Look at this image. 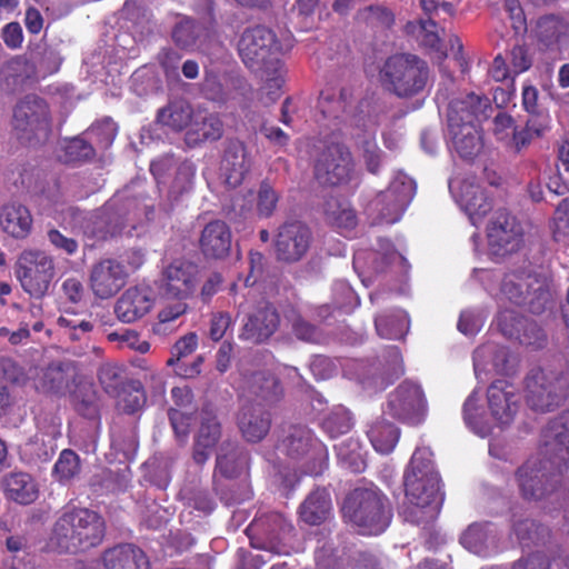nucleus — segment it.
Here are the masks:
<instances>
[{"instance_id": "obj_1", "label": "nucleus", "mask_w": 569, "mask_h": 569, "mask_svg": "<svg viewBox=\"0 0 569 569\" xmlns=\"http://www.w3.org/2000/svg\"><path fill=\"white\" fill-rule=\"evenodd\" d=\"M431 456L429 448H417L403 476L406 501L401 515L406 521L415 525L433 521L443 502L439 475Z\"/></svg>"}, {"instance_id": "obj_2", "label": "nucleus", "mask_w": 569, "mask_h": 569, "mask_svg": "<svg viewBox=\"0 0 569 569\" xmlns=\"http://www.w3.org/2000/svg\"><path fill=\"white\" fill-rule=\"evenodd\" d=\"M237 49L244 66L264 79L262 92L274 100L284 83L283 64L279 58L281 46L276 33L260 24L248 27L240 34Z\"/></svg>"}, {"instance_id": "obj_3", "label": "nucleus", "mask_w": 569, "mask_h": 569, "mask_svg": "<svg viewBox=\"0 0 569 569\" xmlns=\"http://www.w3.org/2000/svg\"><path fill=\"white\" fill-rule=\"evenodd\" d=\"M342 512L345 519L365 536L382 533L392 518L388 498L376 488L355 489L346 499Z\"/></svg>"}, {"instance_id": "obj_4", "label": "nucleus", "mask_w": 569, "mask_h": 569, "mask_svg": "<svg viewBox=\"0 0 569 569\" xmlns=\"http://www.w3.org/2000/svg\"><path fill=\"white\" fill-rule=\"evenodd\" d=\"M104 537V521L94 511L74 509L64 512L53 528V540L68 552L84 551L98 546Z\"/></svg>"}, {"instance_id": "obj_5", "label": "nucleus", "mask_w": 569, "mask_h": 569, "mask_svg": "<svg viewBox=\"0 0 569 569\" xmlns=\"http://www.w3.org/2000/svg\"><path fill=\"white\" fill-rule=\"evenodd\" d=\"M431 70L426 60L412 53L390 56L380 70L386 89L398 98H412L426 89Z\"/></svg>"}, {"instance_id": "obj_6", "label": "nucleus", "mask_w": 569, "mask_h": 569, "mask_svg": "<svg viewBox=\"0 0 569 569\" xmlns=\"http://www.w3.org/2000/svg\"><path fill=\"white\" fill-rule=\"evenodd\" d=\"M12 126L18 139L24 143L46 141L51 132L50 111L46 100L36 94L22 98L14 107Z\"/></svg>"}, {"instance_id": "obj_7", "label": "nucleus", "mask_w": 569, "mask_h": 569, "mask_svg": "<svg viewBox=\"0 0 569 569\" xmlns=\"http://www.w3.org/2000/svg\"><path fill=\"white\" fill-rule=\"evenodd\" d=\"M277 451L292 460H305V471L310 475L321 473L327 466V448L306 427H291Z\"/></svg>"}, {"instance_id": "obj_8", "label": "nucleus", "mask_w": 569, "mask_h": 569, "mask_svg": "<svg viewBox=\"0 0 569 569\" xmlns=\"http://www.w3.org/2000/svg\"><path fill=\"white\" fill-rule=\"evenodd\" d=\"M527 402L536 411H551L565 398L568 379L551 368L532 369L527 377Z\"/></svg>"}, {"instance_id": "obj_9", "label": "nucleus", "mask_w": 569, "mask_h": 569, "mask_svg": "<svg viewBox=\"0 0 569 569\" xmlns=\"http://www.w3.org/2000/svg\"><path fill=\"white\" fill-rule=\"evenodd\" d=\"M523 236L518 218L507 209H498L487 229L490 257L499 260L518 252L523 246Z\"/></svg>"}, {"instance_id": "obj_10", "label": "nucleus", "mask_w": 569, "mask_h": 569, "mask_svg": "<svg viewBox=\"0 0 569 569\" xmlns=\"http://www.w3.org/2000/svg\"><path fill=\"white\" fill-rule=\"evenodd\" d=\"M352 157L349 149L338 142L322 143L315 157V177L320 184L339 186L349 180Z\"/></svg>"}, {"instance_id": "obj_11", "label": "nucleus", "mask_w": 569, "mask_h": 569, "mask_svg": "<svg viewBox=\"0 0 569 569\" xmlns=\"http://www.w3.org/2000/svg\"><path fill=\"white\" fill-rule=\"evenodd\" d=\"M416 193L415 181L403 172H398L389 187L371 202L381 222H397Z\"/></svg>"}, {"instance_id": "obj_12", "label": "nucleus", "mask_w": 569, "mask_h": 569, "mask_svg": "<svg viewBox=\"0 0 569 569\" xmlns=\"http://www.w3.org/2000/svg\"><path fill=\"white\" fill-rule=\"evenodd\" d=\"M426 410L427 403L420 386L405 381L389 395L383 415L417 425L423 420Z\"/></svg>"}, {"instance_id": "obj_13", "label": "nucleus", "mask_w": 569, "mask_h": 569, "mask_svg": "<svg viewBox=\"0 0 569 569\" xmlns=\"http://www.w3.org/2000/svg\"><path fill=\"white\" fill-rule=\"evenodd\" d=\"M493 107L488 97L469 92L453 98L447 110L448 128H458L480 124L488 120Z\"/></svg>"}, {"instance_id": "obj_14", "label": "nucleus", "mask_w": 569, "mask_h": 569, "mask_svg": "<svg viewBox=\"0 0 569 569\" xmlns=\"http://www.w3.org/2000/svg\"><path fill=\"white\" fill-rule=\"evenodd\" d=\"M312 241L310 228L302 221L291 220L279 226L274 240L277 259L297 262L308 252Z\"/></svg>"}, {"instance_id": "obj_15", "label": "nucleus", "mask_w": 569, "mask_h": 569, "mask_svg": "<svg viewBox=\"0 0 569 569\" xmlns=\"http://www.w3.org/2000/svg\"><path fill=\"white\" fill-rule=\"evenodd\" d=\"M30 375L37 391L61 396L70 389L76 369L70 361H54L46 367L30 366Z\"/></svg>"}, {"instance_id": "obj_16", "label": "nucleus", "mask_w": 569, "mask_h": 569, "mask_svg": "<svg viewBox=\"0 0 569 569\" xmlns=\"http://www.w3.org/2000/svg\"><path fill=\"white\" fill-rule=\"evenodd\" d=\"M128 219L113 204L108 203L93 212L83 226V234L96 242H104L119 236Z\"/></svg>"}, {"instance_id": "obj_17", "label": "nucleus", "mask_w": 569, "mask_h": 569, "mask_svg": "<svg viewBox=\"0 0 569 569\" xmlns=\"http://www.w3.org/2000/svg\"><path fill=\"white\" fill-rule=\"evenodd\" d=\"M498 327L503 336L522 345L541 348L546 342L545 331L535 322L506 309L498 315Z\"/></svg>"}, {"instance_id": "obj_18", "label": "nucleus", "mask_w": 569, "mask_h": 569, "mask_svg": "<svg viewBox=\"0 0 569 569\" xmlns=\"http://www.w3.org/2000/svg\"><path fill=\"white\" fill-rule=\"evenodd\" d=\"M517 479L521 495L527 500H541L558 488V480L542 471L537 461L529 460L518 469Z\"/></svg>"}, {"instance_id": "obj_19", "label": "nucleus", "mask_w": 569, "mask_h": 569, "mask_svg": "<svg viewBox=\"0 0 569 569\" xmlns=\"http://www.w3.org/2000/svg\"><path fill=\"white\" fill-rule=\"evenodd\" d=\"M250 168L251 159L244 143L238 139L228 140L220 167L226 183L231 188H237L242 183Z\"/></svg>"}, {"instance_id": "obj_20", "label": "nucleus", "mask_w": 569, "mask_h": 569, "mask_svg": "<svg viewBox=\"0 0 569 569\" xmlns=\"http://www.w3.org/2000/svg\"><path fill=\"white\" fill-rule=\"evenodd\" d=\"M536 38L541 49L560 52L569 46V21L558 14H545L536 22Z\"/></svg>"}, {"instance_id": "obj_21", "label": "nucleus", "mask_w": 569, "mask_h": 569, "mask_svg": "<svg viewBox=\"0 0 569 569\" xmlns=\"http://www.w3.org/2000/svg\"><path fill=\"white\" fill-rule=\"evenodd\" d=\"M16 274L21 282L49 284L54 276L53 260L42 251H23L17 261Z\"/></svg>"}, {"instance_id": "obj_22", "label": "nucleus", "mask_w": 569, "mask_h": 569, "mask_svg": "<svg viewBox=\"0 0 569 569\" xmlns=\"http://www.w3.org/2000/svg\"><path fill=\"white\" fill-rule=\"evenodd\" d=\"M490 416L497 423L508 425L518 408L515 387L506 380H497L488 388Z\"/></svg>"}, {"instance_id": "obj_23", "label": "nucleus", "mask_w": 569, "mask_h": 569, "mask_svg": "<svg viewBox=\"0 0 569 569\" xmlns=\"http://www.w3.org/2000/svg\"><path fill=\"white\" fill-rule=\"evenodd\" d=\"M150 287H130L118 300L116 315L122 322H134L149 312L153 298Z\"/></svg>"}, {"instance_id": "obj_24", "label": "nucleus", "mask_w": 569, "mask_h": 569, "mask_svg": "<svg viewBox=\"0 0 569 569\" xmlns=\"http://www.w3.org/2000/svg\"><path fill=\"white\" fill-rule=\"evenodd\" d=\"M450 189L459 206L471 219L481 218L490 211L491 204L479 184L463 180L458 186L450 183Z\"/></svg>"}, {"instance_id": "obj_25", "label": "nucleus", "mask_w": 569, "mask_h": 569, "mask_svg": "<svg viewBox=\"0 0 569 569\" xmlns=\"http://www.w3.org/2000/svg\"><path fill=\"white\" fill-rule=\"evenodd\" d=\"M220 437L221 426L217 417L209 411H203L193 446L192 459L197 465H203L209 459Z\"/></svg>"}, {"instance_id": "obj_26", "label": "nucleus", "mask_w": 569, "mask_h": 569, "mask_svg": "<svg viewBox=\"0 0 569 569\" xmlns=\"http://www.w3.org/2000/svg\"><path fill=\"white\" fill-rule=\"evenodd\" d=\"M200 248L206 257L223 259L231 248V232L221 220L209 222L202 230Z\"/></svg>"}, {"instance_id": "obj_27", "label": "nucleus", "mask_w": 569, "mask_h": 569, "mask_svg": "<svg viewBox=\"0 0 569 569\" xmlns=\"http://www.w3.org/2000/svg\"><path fill=\"white\" fill-rule=\"evenodd\" d=\"M104 569H150L149 560L140 548L130 545H118L102 555Z\"/></svg>"}, {"instance_id": "obj_28", "label": "nucleus", "mask_w": 569, "mask_h": 569, "mask_svg": "<svg viewBox=\"0 0 569 569\" xmlns=\"http://www.w3.org/2000/svg\"><path fill=\"white\" fill-rule=\"evenodd\" d=\"M461 545L470 552L487 557L498 549L496 529L490 523H472L460 537Z\"/></svg>"}, {"instance_id": "obj_29", "label": "nucleus", "mask_w": 569, "mask_h": 569, "mask_svg": "<svg viewBox=\"0 0 569 569\" xmlns=\"http://www.w3.org/2000/svg\"><path fill=\"white\" fill-rule=\"evenodd\" d=\"M279 326V316L271 306L258 310L246 322L240 338L251 342H261L268 339Z\"/></svg>"}, {"instance_id": "obj_30", "label": "nucleus", "mask_w": 569, "mask_h": 569, "mask_svg": "<svg viewBox=\"0 0 569 569\" xmlns=\"http://www.w3.org/2000/svg\"><path fill=\"white\" fill-rule=\"evenodd\" d=\"M238 427L247 441L262 440L270 429V417L261 407L244 406L238 416Z\"/></svg>"}, {"instance_id": "obj_31", "label": "nucleus", "mask_w": 569, "mask_h": 569, "mask_svg": "<svg viewBox=\"0 0 569 569\" xmlns=\"http://www.w3.org/2000/svg\"><path fill=\"white\" fill-rule=\"evenodd\" d=\"M3 486L6 497L20 505L32 503L39 495L37 482L27 472L9 473L3 480Z\"/></svg>"}, {"instance_id": "obj_32", "label": "nucleus", "mask_w": 569, "mask_h": 569, "mask_svg": "<svg viewBox=\"0 0 569 569\" xmlns=\"http://www.w3.org/2000/svg\"><path fill=\"white\" fill-rule=\"evenodd\" d=\"M448 132L452 147L460 158L471 160L480 153L483 147L480 127L448 128Z\"/></svg>"}, {"instance_id": "obj_33", "label": "nucleus", "mask_w": 569, "mask_h": 569, "mask_svg": "<svg viewBox=\"0 0 569 569\" xmlns=\"http://www.w3.org/2000/svg\"><path fill=\"white\" fill-rule=\"evenodd\" d=\"M0 224L4 232L17 239L26 238L32 228L29 209L19 203H10L2 208Z\"/></svg>"}, {"instance_id": "obj_34", "label": "nucleus", "mask_w": 569, "mask_h": 569, "mask_svg": "<svg viewBox=\"0 0 569 569\" xmlns=\"http://www.w3.org/2000/svg\"><path fill=\"white\" fill-rule=\"evenodd\" d=\"M508 350L495 343H486L473 352V368L477 377L481 372H507Z\"/></svg>"}, {"instance_id": "obj_35", "label": "nucleus", "mask_w": 569, "mask_h": 569, "mask_svg": "<svg viewBox=\"0 0 569 569\" xmlns=\"http://www.w3.org/2000/svg\"><path fill=\"white\" fill-rule=\"evenodd\" d=\"M223 122L216 113H209L191 123L186 132V141L189 146H196L207 141H217L223 136Z\"/></svg>"}, {"instance_id": "obj_36", "label": "nucleus", "mask_w": 569, "mask_h": 569, "mask_svg": "<svg viewBox=\"0 0 569 569\" xmlns=\"http://www.w3.org/2000/svg\"><path fill=\"white\" fill-rule=\"evenodd\" d=\"M331 499L326 490L311 492L300 507V519L311 526L325 522L331 515Z\"/></svg>"}, {"instance_id": "obj_37", "label": "nucleus", "mask_w": 569, "mask_h": 569, "mask_svg": "<svg viewBox=\"0 0 569 569\" xmlns=\"http://www.w3.org/2000/svg\"><path fill=\"white\" fill-rule=\"evenodd\" d=\"M462 412L465 423L472 432L480 437H487L491 432V418L480 405V396L477 390H473L466 399Z\"/></svg>"}, {"instance_id": "obj_38", "label": "nucleus", "mask_w": 569, "mask_h": 569, "mask_svg": "<svg viewBox=\"0 0 569 569\" xmlns=\"http://www.w3.org/2000/svg\"><path fill=\"white\" fill-rule=\"evenodd\" d=\"M326 221L338 229L350 230L357 226V216L350 204L336 197H329L323 204Z\"/></svg>"}, {"instance_id": "obj_39", "label": "nucleus", "mask_w": 569, "mask_h": 569, "mask_svg": "<svg viewBox=\"0 0 569 569\" xmlns=\"http://www.w3.org/2000/svg\"><path fill=\"white\" fill-rule=\"evenodd\" d=\"M405 372L402 357L397 347H390L383 361L379 362L377 375L372 377V385L378 389H385L395 379Z\"/></svg>"}, {"instance_id": "obj_40", "label": "nucleus", "mask_w": 569, "mask_h": 569, "mask_svg": "<svg viewBox=\"0 0 569 569\" xmlns=\"http://www.w3.org/2000/svg\"><path fill=\"white\" fill-rule=\"evenodd\" d=\"M399 436V429L385 418L377 420L368 430L372 447L383 455L390 453L395 449Z\"/></svg>"}, {"instance_id": "obj_41", "label": "nucleus", "mask_w": 569, "mask_h": 569, "mask_svg": "<svg viewBox=\"0 0 569 569\" xmlns=\"http://www.w3.org/2000/svg\"><path fill=\"white\" fill-rule=\"evenodd\" d=\"M191 118L192 108L184 100L170 102L168 106L160 109L157 116L159 123L167 126L176 131L184 129L190 123Z\"/></svg>"}, {"instance_id": "obj_42", "label": "nucleus", "mask_w": 569, "mask_h": 569, "mask_svg": "<svg viewBox=\"0 0 569 569\" xmlns=\"http://www.w3.org/2000/svg\"><path fill=\"white\" fill-rule=\"evenodd\" d=\"M376 329L381 338L400 339L409 330V318L403 310L381 315L375 320Z\"/></svg>"}, {"instance_id": "obj_43", "label": "nucleus", "mask_w": 569, "mask_h": 569, "mask_svg": "<svg viewBox=\"0 0 569 569\" xmlns=\"http://www.w3.org/2000/svg\"><path fill=\"white\" fill-rule=\"evenodd\" d=\"M546 453H555V461L569 458V427L555 422L545 431Z\"/></svg>"}, {"instance_id": "obj_44", "label": "nucleus", "mask_w": 569, "mask_h": 569, "mask_svg": "<svg viewBox=\"0 0 569 569\" xmlns=\"http://www.w3.org/2000/svg\"><path fill=\"white\" fill-rule=\"evenodd\" d=\"M339 461L352 472L366 469V452L359 439L348 438L336 446Z\"/></svg>"}, {"instance_id": "obj_45", "label": "nucleus", "mask_w": 569, "mask_h": 569, "mask_svg": "<svg viewBox=\"0 0 569 569\" xmlns=\"http://www.w3.org/2000/svg\"><path fill=\"white\" fill-rule=\"evenodd\" d=\"M247 466V456L237 447L222 445L217 456V470L224 477H236Z\"/></svg>"}, {"instance_id": "obj_46", "label": "nucleus", "mask_w": 569, "mask_h": 569, "mask_svg": "<svg viewBox=\"0 0 569 569\" xmlns=\"http://www.w3.org/2000/svg\"><path fill=\"white\" fill-rule=\"evenodd\" d=\"M166 281L181 282L182 284H191L193 281H201V270L198 264L187 259H176L169 263L162 271Z\"/></svg>"}, {"instance_id": "obj_47", "label": "nucleus", "mask_w": 569, "mask_h": 569, "mask_svg": "<svg viewBox=\"0 0 569 569\" xmlns=\"http://www.w3.org/2000/svg\"><path fill=\"white\" fill-rule=\"evenodd\" d=\"M248 389L251 393L267 401L276 400L281 395L277 378L266 371L253 373L248 380Z\"/></svg>"}, {"instance_id": "obj_48", "label": "nucleus", "mask_w": 569, "mask_h": 569, "mask_svg": "<svg viewBox=\"0 0 569 569\" xmlns=\"http://www.w3.org/2000/svg\"><path fill=\"white\" fill-rule=\"evenodd\" d=\"M126 277L127 271L122 263L114 259H103L93 266L90 279L98 284H107L124 280Z\"/></svg>"}, {"instance_id": "obj_49", "label": "nucleus", "mask_w": 569, "mask_h": 569, "mask_svg": "<svg viewBox=\"0 0 569 569\" xmlns=\"http://www.w3.org/2000/svg\"><path fill=\"white\" fill-rule=\"evenodd\" d=\"M256 211L260 218H271L278 207L280 193L267 181H262L257 191Z\"/></svg>"}, {"instance_id": "obj_50", "label": "nucleus", "mask_w": 569, "mask_h": 569, "mask_svg": "<svg viewBox=\"0 0 569 569\" xmlns=\"http://www.w3.org/2000/svg\"><path fill=\"white\" fill-rule=\"evenodd\" d=\"M196 166L190 161L181 162L176 170L173 181L169 189V196L177 200L183 193L189 192L193 186Z\"/></svg>"}, {"instance_id": "obj_51", "label": "nucleus", "mask_w": 569, "mask_h": 569, "mask_svg": "<svg viewBox=\"0 0 569 569\" xmlns=\"http://www.w3.org/2000/svg\"><path fill=\"white\" fill-rule=\"evenodd\" d=\"M34 71L36 67L24 56L13 57L3 68L4 77L11 78L14 86L23 84L34 74Z\"/></svg>"}, {"instance_id": "obj_52", "label": "nucleus", "mask_w": 569, "mask_h": 569, "mask_svg": "<svg viewBox=\"0 0 569 569\" xmlns=\"http://www.w3.org/2000/svg\"><path fill=\"white\" fill-rule=\"evenodd\" d=\"M254 526H266L271 540L287 541L293 531L292 525L280 513H271L266 519L260 518L256 520Z\"/></svg>"}, {"instance_id": "obj_53", "label": "nucleus", "mask_w": 569, "mask_h": 569, "mask_svg": "<svg viewBox=\"0 0 569 569\" xmlns=\"http://www.w3.org/2000/svg\"><path fill=\"white\" fill-rule=\"evenodd\" d=\"M171 37L173 42L182 49L193 47L199 37L194 21L188 17L182 18L176 23Z\"/></svg>"}, {"instance_id": "obj_54", "label": "nucleus", "mask_w": 569, "mask_h": 569, "mask_svg": "<svg viewBox=\"0 0 569 569\" xmlns=\"http://www.w3.org/2000/svg\"><path fill=\"white\" fill-rule=\"evenodd\" d=\"M322 425L331 437L346 433L352 426L350 412L343 407H338L326 417Z\"/></svg>"}, {"instance_id": "obj_55", "label": "nucleus", "mask_w": 569, "mask_h": 569, "mask_svg": "<svg viewBox=\"0 0 569 569\" xmlns=\"http://www.w3.org/2000/svg\"><path fill=\"white\" fill-rule=\"evenodd\" d=\"M316 561L319 569H353L350 557L335 555L331 547L326 545L317 550Z\"/></svg>"}, {"instance_id": "obj_56", "label": "nucleus", "mask_w": 569, "mask_h": 569, "mask_svg": "<svg viewBox=\"0 0 569 569\" xmlns=\"http://www.w3.org/2000/svg\"><path fill=\"white\" fill-rule=\"evenodd\" d=\"M550 229L556 241L569 237V197L563 198L556 207Z\"/></svg>"}, {"instance_id": "obj_57", "label": "nucleus", "mask_w": 569, "mask_h": 569, "mask_svg": "<svg viewBox=\"0 0 569 569\" xmlns=\"http://www.w3.org/2000/svg\"><path fill=\"white\" fill-rule=\"evenodd\" d=\"M94 156L96 150L92 144L79 137L69 140L64 147L67 162H83L91 160Z\"/></svg>"}, {"instance_id": "obj_58", "label": "nucleus", "mask_w": 569, "mask_h": 569, "mask_svg": "<svg viewBox=\"0 0 569 569\" xmlns=\"http://www.w3.org/2000/svg\"><path fill=\"white\" fill-rule=\"evenodd\" d=\"M79 470V457L71 450H63L54 465V473L59 480H70L78 475Z\"/></svg>"}, {"instance_id": "obj_59", "label": "nucleus", "mask_w": 569, "mask_h": 569, "mask_svg": "<svg viewBox=\"0 0 569 569\" xmlns=\"http://www.w3.org/2000/svg\"><path fill=\"white\" fill-rule=\"evenodd\" d=\"M516 278L519 281L525 282L526 284H547L552 282V273L551 271L543 266H533L529 263L527 267L517 270Z\"/></svg>"}, {"instance_id": "obj_60", "label": "nucleus", "mask_w": 569, "mask_h": 569, "mask_svg": "<svg viewBox=\"0 0 569 569\" xmlns=\"http://www.w3.org/2000/svg\"><path fill=\"white\" fill-rule=\"evenodd\" d=\"M545 128L538 124L536 120H527L526 127L521 130L513 129V146L517 152L530 144L535 137H540Z\"/></svg>"}, {"instance_id": "obj_61", "label": "nucleus", "mask_w": 569, "mask_h": 569, "mask_svg": "<svg viewBox=\"0 0 569 569\" xmlns=\"http://www.w3.org/2000/svg\"><path fill=\"white\" fill-rule=\"evenodd\" d=\"M198 346V338L194 333H189L179 339L171 349V358L168 359V366L180 365L179 361L191 355Z\"/></svg>"}, {"instance_id": "obj_62", "label": "nucleus", "mask_w": 569, "mask_h": 569, "mask_svg": "<svg viewBox=\"0 0 569 569\" xmlns=\"http://www.w3.org/2000/svg\"><path fill=\"white\" fill-rule=\"evenodd\" d=\"M362 159L369 172L376 174L382 160V151L373 139L367 138L361 142Z\"/></svg>"}, {"instance_id": "obj_63", "label": "nucleus", "mask_w": 569, "mask_h": 569, "mask_svg": "<svg viewBox=\"0 0 569 569\" xmlns=\"http://www.w3.org/2000/svg\"><path fill=\"white\" fill-rule=\"evenodd\" d=\"M288 320L291 323V328L296 337L300 340L315 342L319 338L317 329L306 322L296 311H291L288 316Z\"/></svg>"}, {"instance_id": "obj_64", "label": "nucleus", "mask_w": 569, "mask_h": 569, "mask_svg": "<svg viewBox=\"0 0 569 569\" xmlns=\"http://www.w3.org/2000/svg\"><path fill=\"white\" fill-rule=\"evenodd\" d=\"M62 58L52 47H46L37 61V68L42 76L52 74L60 69Z\"/></svg>"}]
</instances>
